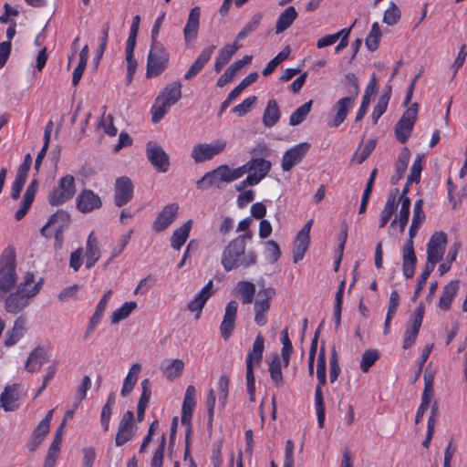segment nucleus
Instances as JSON below:
<instances>
[{
    "label": "nucleus",
    "mask_w": 467,
    "mask_h": 467,
    "mask_svg": "<svg viewBox=\"0 0 467 467\" xmlns=\"http://www.w3.org/2000/svg\"><path fill=\"white\" fill-rule=\"evenodd\" d=\"M239 241L233 239L223 249L221 264L227 272L239 266L248 268L257 262V254L254 251L245 254V247Z\"/></svg>",
    "instance_id": "nucleus-1"
},
{
    "label": "nucleus",
    "mask_w": 467,
    "mask_h": 467,
    "mask_svg": "<svg viewBox=\"0 0 467 467\" xmlns=\"http://www.w3.org/2000/svg\"><path fill=\"white\" fill-rule=\"evenodd\" d=\"M424 220L425 213L413 212L411 224L409 228V239L405 243L402 249V272L406 278L413 277L415 273L417 256L414 250L413 239Z\"/></svg>",
    "instance_id": "nucleus-2"
},
{
    "label": "nucleus",
    "mask_w": 467,
    "mask_h": 467,
    "mask_svg": "<svg viewBox=\"0 0 467 467\" xmlns=\"http://www.w3.org/2000/svg\"><path fill=\"white\" fill-rule=\"evenodd\" d=\"M182 98V84L173 81L166 85L155 99L151 107V121L158 123L167 114L168 109Z\"/></svg>",
    "instance_id": "nucleus-3"
},
{
    "label": "nucleus",
    "mask_w": 467,
    "mask_h": 467,
    "mask_svg": "<svg viewBox=\"0 0 467 467\" xmlns=\"http://www.w3.org/2000/svg\"><path fill=\"white\" fill-rule=\"evenodd\" d=\"M265 349V338L261 334H258L254 341L253 348L249 351L245 364H246V386L251 401L255 399V379L254 374V363L260 365L263 359V353Z\"/></svg>",
    "instance_id": "nucleus-4"
},
{
    "label": "nucleus",
    "mask_w": 467,
    "mask_h": 467,
    "mask_svg": "<svg viewBox=\"0 0 467 467\" xmlns=\"http://www.w3.org/2000/svg\"><path fill=\"white\" fill-rule=\"evenodd\" d=\"M42 279L37 283L34 284L29 291L23 292L20 289H16V292L6 294H1L0 299L4 302L5 309L10 314H18L23 311L29 304V299L34 297L41 289Z\"/></svg>",
    "instance_id": "nucleus-5"
},
{
    "label": "nucleus",
    "mask_w": 467,
    "mask_h": 467,
    "mask_svg": "<svg viewBox=\"0 0 467 467\" xmlns=\"http://www.w3.org/2000/svg\"><path fill=\"white\" fill-rule=\"evenodd\" d=\"M16 279V254L14 249L7 248L0 258V295L14 288Z\"/></svg>",
    "instance_id": "nucleus-6"
},
{
    "label": "nucleus",
    "mask_w": 467,
    "mask_h": 467,
    "mask_svg": "<svg viewBox=\"0 0 467 467\" xmlns=\"http://www.w3.org/2000/svg\"><path fill=\"white\" fill-rule=\"evenodd\" d=\"M170 55L161 43H151L147 57L146 78H155L162 74L168 67Z\"/></svg>",
    "instance_id": "nucleus-7"
},
{
    "label": "nucleus",
    "mask_w": 467,
    "mask_h": 467,
    "mask_svg": "<svg viewBox=\"0 0 467 467\" xmlns=\"http://www.w3.org/2000/svg\"><path fill=\"white\" fill-rule=\"evenodd\" d=\"M418 110L419 104L412 103L396 123L394 132L399 142L403 144L408 141L417 119Z\"/></svg>",
    "instance_id": "nucleus-8"
},
{
    "label": "nucleus",
    "mask_w": 467,
    "mask_h": 467,
    "mask_svg": "<svg viewBox=\"0 0 467 467\" xmlns=\"http://www.w3.org/2000/svg\"><path fill=\"white\" fill-rule=\"evenodd\" d=\"M76 192L75 178L67 174L60 178L57 186L49 193L51 206H59L70 200Z\"/></svg>",
    "instance_id": "nucleus-9"
},
{
    "label": "nucleus",
    "mask_w": 467,
    "mask_h": 467,
    "mask_svg": "<svg viewBox=\"0 0 467 467\" xmlns=\"http://www.w3.org/2000/svg\"><path fill=\"white\" fill-rule=\"evenodd\" d=\"M447 244V234L444 232L433 234L427 244V265L435 268L442 259Z\"/></svg>",
    "instance_id": "nucleus-10"
},
{
    "label": "nucleus",
    "mask_w": 467,
    "mask_h": 467,
    "mask_svg": "<svg viewBox=\"0 0 467 467\" xmlns=\"http://www.w3.org/2000/svg\"><path fill=\"white\" fill-rule=\"evenodd\" d=\"M146 157L159 172L168 171L170 166L169 155L157 142L150 140L146 144Z\"/></svg>",
    "instance_id": "nucleus-11"
},
{
    "label": "nucleus",
    "mask_w": 467,
    "mask_h": 467,
    "mask_svg": "<svg viewBox=\"0 0 467 467\" xmlns=\"http://www.w3.org/2000/svg\"><path fill=\"white\" fill-rule=\"evenodd\" d=\"M226 147L224 140H217L214 144L201 143L194 146L191 156L196 163H202L212 160L215 155L222 152Z\"/></svg>",
    "instance_id": "nucleus-12"
},
{
    "label": "nucleus",
    "mask_w": 467,
    "mask_h": 467,
    "mask_svg": "<svg viewBox=\"0 0 467 467\" xmlns=\"http://www.w3.org/2000/svg\"><path fill=\"white\" fill-rule=\"evenodd\" d=\"M227 172L226 164L218 166L216 169L206 172L197 181V188L201 190H206L210 187L221 188L222 183L230 182Z\"/></svg>",
    "instance_id": "nucleus-13"
},
{
    "label": "nucleus",
    "mask_w": 467,
    "mask_h": 467,
    "mask_svg": "<svg viewBox=\"0 0 467 467\" xmlns=\"http://www.w3.org/2000/svg\"><path fill=\"white\" fill-rule=\"evenodd\" d=\"M133 197V184L130 178L126 176L116 180L114 187V203L117 207H122L127 204Z\"/></svg>",
    "instance_id": "nucleus-14"
},
{
    "label": "nucleus",
    "mask_w": 467,
    "mask_h": 467,
    "mask_svg": "<svg viewBox=\"0 0 467 467\" xmlns=\"http://www.w3.org/2000/svg\"><path fill=\"white\" fill-rule=\"evenodd\" d=\"M424 305L420 303L417 307L413 319L405 331L403 348L409 349L416 341L424 317Z\"/></svg>",
    "instance_id": "nucleus-15"
},
{
    "label": "nucleus",
    "mask_w": 467,
    "mask_h": 467,
    "mask_svg": "<svg viewBox=\"0 0 467 467\" xmlns=\"http://www.w3.org/2000/svg\"><path fill=\"white\" fill-rule=\"evenodd\" d=\"M178 209L179 206L177 203L165 205L153 222V230L157 233L165 231L176 219Z\"/></svg>",
    "instance_id": "nucleus-16"
},
{
    "label": "nucleus",
    "mask_w": 467,
    "mask_h": 467,
    "mask_svg": "<svg viewBox=\"0 0 467 467\" xmlns=\"http://www.w3.org/2000/svg\"><path fill=\"white\" fill-rule=\"evenodd\" d=\"M77 208L83 213H90L95 209L102 206L100 197L94 193L93 191L85 189L82 190L76 198Z\"/></svg>",
    "instance_id": "nucleus-17"
},
{
    "label": "nucleus",
    "mask_w": 467,
    "mask_h": 467,
    "mask_svg": "<svg viewBox=\"0 0 467 467\" xmlns=\"http://www.w3.org/2000/svg\"><path fill=\"white\" fill-rule=\"evenodd\" d=\"M310 148L307 142H301L286 150L282 159V169L290 171L296 163L301 161Z\"/></svg>",
    "instance_id": "nucleus-18"
},
{
    "label": "nucleus",
    "mask_w": 467,
    "mask_h": 467,
    "mask_svg": "<svg viewBox=\"0 0 467 467\" xmlns=\"http://www.w3.org/2000/svg\"><path fill=\"white\" fill-rule=\"evenodd\" d=\"M237 309L238 303L235 300H231L226 305L223 319L220 326L221 335L224 339H228L234 329Z\"/></svg>",
    "instance_id": "nucleus-19"
},
{
    "label": "nucleus",
    "mask_w": 467,
    "mask_h": 467,
    "mask_svg": "<svg viewBox=\"0 0 467 467\" xmlns=\"http://www.w3.org/2000/svg\"><path fill=\"white\" fill-rule=\"evenodd\" d=\"M64 428H65V420H62L60 425L56 430L53 441L51 442V444L48 448V451L47 452V455L45 457V462H44L43 467H54L55 466L56 462L59 455L60 448H61Z\"/></svg>",
    "instance_id": "nucleus-20"
},
{
    "label": "nucleus",
    "mask_w": 467,
    "mask_h": 467,
    "mask_svg": "<svg viewBox=\"0 0 467 467\" xmlns=\"http://www.w3.org/2000/svg\"><path fill=\"white\" fill-rule=\"evenodd\" d=\"M19 385L13 384L6 386L0 396L1 407L5 411H15L19 407Z\"/></svg>",
    "instance_id": "nucleus-21"
},
{
    "label": "nucleus",
    "mask_w": 467,
    "mask_h": 467,
    "mask_svg": "<svg viewBox=\"0 0 467 467\" xmlns=\"http://www.w3.org/2000/svg\"><path fill=\"white\" fill-rule=\"evenodd\" d=\"M201 17V7L194 6L190 10L186 25L183 28V37L186 43L195 39L198 36Z\"/></svg>",
    "instance_id": "nucleus-22"
},
{
    "label": "nucleus",
    "mask_w": 467,
    "mask_h": 467,
    "mask_svg": "<svg viewBox=\"0 0 467 467\" xmlns=\"http://www.w3.org/2000/svg\"><path fill=\"white\" fill-rule=\"evenodd\" d=\"M261 288L257 292V297L254 302V310L267 312L270 309L271 299L275 296V289L272 286L265 287L264 279L258 282Z\"/></svg>",
    "instance_id": "nucleus-23"
},
{
    "label": "nucleus",
    "mask_w": 467,
    "mask_h": 467,
    "mask_svg": "<svg viewBox=\"0 0 467 467\" xmlns=\"http://www.w3.org/2000/svg\"><path fill=\"white\" fill-rule=\"evenodd\" d=\"M37 189H38V181L36 179H34L30 182V183L28 184V186L26 189V192L23 197V202H22L21 207L15 213V218L17 221L22 220L26 216L27 212L29 211V209L34 202Z\"/></svg>",
    "instance_id": "nucleus-24"
},
{
    "label": "nucleus",
    "mask_w": 467,
    "mask_h": 467,
    "mask_svg": "<svg viewBox=\"0 0 467 467\" xmlns=\"http://www.w3.org/2000/svg\"><path fill=\"white\" fill-rule=\"evenodd\" d=\"M354 99L352 98H342L336 102L333 109L336 111V115L331 121L328 122V125L333 128H337L340 126L344 120L346 119L348 109L353 106Z\"/></svg>",
    "instance_id": "nucleus-25"
},
{
    "label": "nucleus",
    "mask_w": 467,
    "mask_h": 467,
    "mask_svg": "<svg viewBox=\"0 0 467 467\" xmlns=\"http://www.w3.org/2000/svg\"><path fill=\"white\" fill-rule=\"evenodd\" d=\"M110 296H111V290H108L103 295L100 301L99 302L93 316L89 319L88 326L87 327V330H86L85 336H84L85 338H87L88 336H90L94 332L96 327L100 322V320L103 317V313L106 309L107 304L110 298Z\"/></svg>",
    "instance_id": "nucleus-26"
},
{
    "label": "nucleus",
    "mask_w": 467,
    "mask_h": 467,
    "mask_svg": "<svg viewBox=\"0 0 467 467\" xmlns=\"http://www.w3.org/2000/svg\"><path fill=\"white\" fill-rule=\"evenodd\" d=\"M215 49V46L212 45L204 48L202 53L199 55L197 59L193 62V64L190 67L188 71L184 75V78L186 80H190L193 78L203 68L205 64L211 58L213 51Z\"/></svg>",
    "instance_id": "nucleus-27"
},
{
    "label": "nucleus",
    "mask_w": 467,
    "mask_h": 467,
    "mask_svg": "<svg viewBox=\"0 0 467 467\" xmlns=\"http://www.w3.org/2000/svg\"><path fill=\"white\" fill-rule=\"evenodd\" d=\"M410 158V150L407 147L403 148L400 153L399 154L398 160L395 163V172L390 179L392 184H397L398 182H400L403 178L408 168Z\"/></svg>",
    "instance_id": "nucleus-28"
},
{
    "label": "nucleus",
    "mask_w": 467,
    "mask_h": 467,
    "mask_svg": "<svg viewBox=\"0 0 467 467\" xmlns=\"http://www.w3.org/2000/svg\"><path fill=\"white\" fill-rule=\"evenodd\" d=\"M161 368L167 379L172 381L182 375L184 362L179 358L167 359L161 363Z\"/></svg>",
    "instance_id": "nucleus-29"
},
{
    "label": "nucleus",
    "mask_w": 467,
    "mask_h": 467,
    "mask_svg": "<svg viewBox=\"0 0 467 467\" xmlns=\"http://www.w3.org/2000/svg\"><path fill=\"white\" fill-rule=\"evenodd\" d=\"M459 289V281L452 280L448 283L442 289L441 295L439 299L438 306L444 311H448L451 304Z\"/></svg>",
    "instance_id": "nucleus-30"
},
{
    "label": "nucleus",
    "mask_w": 467,
    "mask_h": 467,
    "mask_svg": "<svg viewBox=\"0 0 467 467\" xmlns=\"http://www.w3.org/2000/svg\"><path fill=\"white\" fill-rule=\"evenodd\" d=\"M47 359L46 350L41 347H37L30 353L25 368L28 372L37 371Z\"/></svg>",
    "instance_id": "nucleus-31"
},
{
    "label": "nucleus",
    "mask_w": 467,
    "mask_h": 467,
    "mask_svg": "<svg viewBox=\"0 0 467 467\" xmlns=\"http://www.w3.org/2000/svg\"><path fill=\"white\" fill-rule=\"evenodd\" d=\"M297 16L298 14L294 6H287L277 18L275 34H281L288 29L296 19Z\"/></svg>",
    "instance_id": "nucleus-32"
},
{
    "label": "nucleus",
    "mask_w": 467,
    "mask_h": 467,
    "mask_svg": "<svg viewBox=\"0 0 467 467\" xmlns=\"http://www.w3.org/2000/svg\"><path fill=\"white\" fill-rule=\"evenodd\" d=\"M192 221H186L182 226L177 228L171 237V246L179 251L185 244L189 237V234L192 228Z\"/></svg>",
    "instance_id": "nucleus-33"
},
{
    "label": "nucleus",
    "mask_w": 467,
    "mask_h": 467,
    "mask_svg": "<svg viewBox=\"0 0 467 467\" xmlns=\"http://www.w3.org/2000/svg\"><path fill=\"white\" fill-rule=\"evenodd\" d=\"M100 250L99 247V242L94 233L91 232L88 235L87 247H86V268H91L96 262L99 259Z\"/></svg>",
    "instance_id": "nucleus-34"
},
{
    "label": "nucleus",
    "mask_w": 467,
    "mask_h": 467,
    "mask_svg": "<svg viewBox=\"0 0 467 467\" xmlns=\"http://www.w3.org/2000/svg\"><path fill=\"white\" fill-rule=\"evenodd\" d=\"M281 113L275 99H270L265 109L263 114V123L265 127L271 128L275 126L280 119Z\"/></svg>",
    "instance_id": "nucleus-35"
},
{
    "label": "nucleus",
    "mask_w": 467,
    "mask_h": 467,
    "mask_svg": "<svg viewBox=\"0 0 467 467\" xmlns=\"http://www.w3.org/2000/svg\"><path fill=\"white\" fill-rule=\"evenodd\" d=\"M141 389L142 392L140 395V398L138 402V408H137V420L139 422L142 421L144 419L145 410L150 402V396H151V390L150 388V379H144L141 381Z\"/></svg>",
    "instance_id": "nucleus-36"
},
{
    "label": "nucleus",
    "mask_w": 467,
    "mask_h": 467,
    "mask_svg": "<svg viewBox=\"0 0 467 467\" xmlns=\"http://www.w3.org/2000/svg\"><path fill=\"white\" fill-rule=\"evenodd\" d=\"M310 244V235L302 234L300 232L297 233L296 238L294 244L293 251V263L296 264L298 261L302 260L306 253L308 246Z\"/></svg>",
    "instance_id": "nucleus-37"
},
{
    "label": "nucleus",
    "mask_w": 467,
    "mask_h": 467,
    "mask_svg": "<svg viewBox=\"0 0 467 467\" xmlns=\"http://www.w3.org/2000/svg\"><path fill=\"white\" fill-rule=\"evenodd\" d=\"M236 292L244 305H249L254 302L255 294V285L250 281H239L235 286Z\"/></svg>",
    "instance_id": "nucleus-38"
},
{
    "label": "nucleus",
    "mask_w": 467,
    "mask_h": 467,
    "mask_svg": "<svg viewBox=\"0 0 467 467\" xmlns=\"http://www.w3.org/2000/svg\"><path fill=\"white\" fill-rule=\"evenodd\" d=\"M26 319L23 317H19L15 321L14 327L10 331H7L6 337L5 340V346L11 347L15 345L22 337L26 330L25 327Z\"/></svg>",
    "instance_id": "nucleus-39"
},
{
    "label": "nucleus",
    "mask_w": 467,
    "mask_h": 467,
    "mask_svg": "<svg viewBox=\"0 0 467 467\" xmlns=\"http://www.w3.org/2000/svg\"><path fill=\"white\" fill-rule=\"evenodd\" d=\"M136 307L137 303L135 301L124 303L120 307L112 312L110 316L111 324L115 325L126 319Z\"/></svg>",
    "instance_id": "nucleus-40"
},
{
    "label": "nucleus",
    "mask_w": 467,
    "mask_h": 467,
    "mask_svg": "<svg viewBox=\"0 0 467 467\" xmlns=\"http://www.w3.org/2000/svg\"><path fill=\"white\" fill-rule=\"evenodd\" d=\"M317 385L324 387L327 383V364L324 345L321 346L317 361Z\"/></svg>",
    "instance_id": "nucleus-41"
},
{
    "label": "nucleus",
    "mask_w": 467,
    "mask_h": 467,
    "mask_svg": "<svg viewBox=\"0 0 467 467\" xmlns=\"http://www.w3.org/2000/svg\"><path fill=\"white\" fill-rule=\"evenodd\" d=\"M315 405L317 415V423L319 428L324 427L325 417H326V409L324 402V396L322 392V387L317 386L315 389Z\"/></svg>",
    "instance_id": "nucleus-42"
},
{
    "label": "nucleus",
    "mask_w": 467,
    "mask_h": 467,
    "mask_svg": "<svg viewBox=\"0 0 467 467\" xmlns=\"http://www.w3.org/2000/svg\"><path fill=\"white\" fill-rule=\"evenodd\" d=\"M269 373L271 379L275 382L276 387H281L284 384V378L282 374V361L278 356H275L269 363Z\"/></svg>",
    "instance_id": "nucleus-43"
},
{
    "label": "nucleus",
    "mask_w": 467,
    "mask_h": 467,
    "mask_svg": "<svg viewBox=\"0 0 467 467\" xmlns=\"http://www.w3.org/2000/svg\"><path fill=\"white\" fill-rule=\"evenodd\" d=\"M236 52V47H228L224 46L220 49L218 57L214 62V70L219 73L222 68L232 59Z\"/></svg>",
    "instance_id": "nucleus-44"
},
{
    "label": "nucleus",
    "mask_w": 467,
    "mask_h": 467,
    "mask_svg": "<svg viewBox=\"0 0 467 467\" xmlns=\"http://www.w3.org/2000/svg\"><path fill=\"white\" fill-rule=\"evenodd\" d=\"M263 19L262 13H255L253 15L251 20L245 25V26L237 34L236 40H241L248 36L250 34L254 32L260 26Z\"/></svg>",
    "instance_id": "nucleus-45"
},
{
    "label": "nucleus",
    "mask_w": 467,
    "mask_h": 467,
    "mask_svg": "<svg viewBox=\"0 0 467 467\" xmlns=\"http://www.w3.org/2000/svg\"><path fill=\"white\" fill-rule=\"evenodd\" d=\"M313 101L309 100L297 108L290 116L289 124L296 126L302 123L311 110Z\"/></svg>",
    "instance_id": "nucleus-46"
},
{
    "label": "nucleus",
    "mask_w": 467,
    "mask_h": 467,
    "mask_svg": "<svg viewBox=\"0 0 467 467\" xmlns=\"http://www.w3.org/2000/svg\"><path fill=\"white\" fill-rule=\"evenodd\" d=\"M382 34L379 24L374 22L371 26L369 35L365 39V45L369 51H375L379 47V42Z\"/></svg>",
    "instance_id": "nucleus-47"
},
{
    "label": "nucleus",
    "mask_w": 467,
    "mask_h": 467,
    "mask_svg": "<svg viewBox=\"0 0 467 467\" xmlns=\"http://www.w3.org/2000/svg\"><path fill=\"white\" fill-rule=\"evenodd\" d=\"M379 358V353L377 349L365 350L361 356L360 369L363 372H368Z\"/></svg>",
    "instance_id": "nucleus-48"
},
{
    "label": "nucleus",
    "mask_w": 467,
    "mask_h": 467,
    "mask_svg": "<svg viewBox=\"0 0 467 467\" xmlns=\"http://www.w3.org/2000/svg\"><path fill=\"white\" fill-rule=\"evenodd\" d=\"M250 170L265 178L271 170V162L263 158L252 159L250 161Z\"/></svg>",
    "instance_id": "nucleus-49"
},
{
    "label": "nucleus",
    "mask_w": 467,
    "mask_h": 467,
    "mask_svg": "<svg viewBox=\"0 0 467 467\" xmlns=\"http://www.w3.org/2000/svg\"><path fill=\"white\" fill-rule=\"evenodd\" d=\"M401 16V12L399 9L398 5L394 2H390L389 6L384 13L383 22L388 26L396 25Z\"/></svg>",
    "instance_id": "nucleus-50"
},
{
    "label": "nucleus",
    "mask_w": 467,
    "mask_h": 467,
    "mask_svg": "<svg viewBox=\"0 0 467 467\" xmlns=\"http://www.w3.org/2000/svg\"><path fill=\"white\" fill-rule=\"evenodd\" d=\"M53 411V410L47 411L45 418L35 428L33 435L44 440V438L49 432L50 430V421L52 420Z\"/></svg>",
    "instance_id": "nucleus-51"
},
{
    "label": "nucleus",
    "mask_w": 467,
    "mask_h": 467,
    "mask_svg": "<svg viewBox=\"0 0 467 467\" xmlns=\"http://www.w3.org/2000/svg\"><path fill=\"white\" fill-rule=\"evenodd\" d=\"M422 158L423 156L418 154L415 158L412 166L410 168V172L407 178L409 183H419L420 181V174L422 171Z\"/></svg>",
    "instance_id": "nucleus-52"
},
{
    "label": "nucleus",
    "mask_w": 467,
    "mask_h": 467,
    "mask_svg": "<svg viewBox=\"0 0 467 467\" xmlns=\"http://www.w3.org/2000/svg\"><path fill=\"white\" fill-rule=\"evenodd\" d=\"M340 374V367L338 363V357L336 347L333 346L331 348L330 358H329V379L333 383L337 379Z\"/></svg>",
    "instance_id": "nucleus-53"
},
{
    "label": "nucleus",
    "mask_w": 467,
    "mask_h": 467,
    "mask_svg": "<svg viewBox=\"0 0 467 467\" xmlns=\"http://www.w3.org/2000/svg\"><path fill=\"white\" fill-rule=\"evenodd\" d=\"M265 254L271 264H275L281 256L278 244L274 240L265 243Z\"/></svg>",
    "instance_id": "nucleus-54"
},
{
    "label": "nucleus",
    "mask_w": 467,
    "mask_h": 467,
    "mask_svg": "<svg viewBox=\"0 0 467 467\" xmlns=\"http://www.w3.org/2000/svg\"><path fill=\"white\" fill-rule=\"evenodd\" d=\"M70 223V215L64 210H57L49 218V223L57 225V228L65 229Z\"/></svg>",
    "instance_id": "nucleus-55"
},
{
    "label": "nucleus",
    "mask_w": 467,
    "mask_h": 467,
    "mask_svg": "<svg viewBox=\"0 0 467 467\" xmlns=\"http://www.w3.org/2000/svg\"><path fill=\"white\" fill-rule=\"evenodd\" d=\"M434 270V267H431L430 265H425V268L424 270L422 271L419 280H418V284L416 285V289L413 293V296L411 297V300L413 302H416L417 299L420 297V293L426 284V281L427 279L429 278L430 275L432 273V271Z\"/></svg>",
    "instance_id": "nucleus-56"
},
{
    "label": "nucleus",
    "mask_w": 467,
    "mask_h": 467,
    "mask_svg": "<svg viewBox=\"0 0 467 467\" xmlns=\"http://www.w3.org/2000/svg\"><path fill=\"white\" fill-rule=\"evenodd\" d=\"M239 65L234 62L230 65L227 69L224 71L223 75L217 79L216 86L219 88L224 87L227 83H229L236 75V73L240 70Z\"/></svg>",
    "instance_id": "nucleus-57"
},
{
    "label": "nucleus",
    "mask_w": 467,
    "mask_h": 467,
    "mask_svg": "<svg viewBox=\"0 0 467 467\" xmlns=\"http://www.w3.org/2000/svg\"><path fill=\"white\" fill-rule=\"evenodd\" d=\"M258 78L257 72H251L248 74L231 92V97H234L235 99L239 97L241 92L246 88L248 86L255 82Z\"/></svg>",
    "instance_id": "nucleus-58"
},
{
    "label": "nucleus",
    "mask_w": 467,
    "mask_h": 467,
    "mask_svg": "<svg viewBox=\"0 0 467 467\" xmlns=\"http://www.w3.org/2000/svg\"><path fill=\"white\" fill-rule=\"evenodd\" d=\"M165 446H166V437H165V434H163L161 437V441L151 458L150 467H162L163 461H164Z\"/></svg>",
    "instance_id": "nucleus-59"
},
{
    "label": "nucleus",
    "mask_w": 467,
    "mask_h": 467,
    "mask_svg": "<svg viewBox=\"0 0 467 467\" xmlns=\"http://www.w3.org/2000/svg\"><path fill=\"white\" fill-rule=\"evenodd\" d=\"M257 97L252 96L245 99L241 104L233 108V112H234L237 116L243 117L246 115L252 109V107L256 103Z\"/></svg>",
    "instance_id": "nucleus-60"
},
{
    "label": "nucleus",
    "mask_w": 467,
    "mask_h": 467,
    "mask_svg": "<svg viewBox=\"0 0 467 467\" xmlns=\"http://www.w3.org/2000/svg\"><path fill=\"white\" fill-rule=\"evenodd\" d=\"M195 388L192 385L187 387L182 410H193L196 405Z\"/></svg>",
    "instance_id": "nucleus-61"
},
{
    "label": "nucleus",
    "mask_w": 467,
    "mask_h": 467,
    "mask_svg": "<svg viewBox=\"0 0 467 467\" xmlns=\"http://www.w3.org/2000/svg\"><path fill=\"white\" fill-rule=\"evenodd\" d=\"M410 204L408 201H404L400 206L399 214L397 216V220L399 222L400 231L403 232L410 217Z\"/></svg>",
    "instance_id": "nucleus-62"
},
{
    "label": "nucleus",
    "mask_w": 467,
    "mask_h": 467,
    "mask_svg": "<svg viewBox=\"0 0 467 467\" xmlns=\"http://www.w3.org/2000/svg\"><path fill=\"white\" fill-rule=\"evenodd\" d=\"M396 209L397 206H393L392 200L386 202L385 206L380 213L379 228H384L386 226Z\"/></svg>",
    "instance_id": "nucleus-63"
},
{
    "label": "nucleus",
    "mask_w": 467,
    "mask_h": 467,
    "mask_svg": "<svg viewBox=\"0 0 467 467\" xmlns=\"http://www.w3.org/2000/svg\"><path fill=\"white\" fill-rule=\"evenodd\" d=\"M229 381V378L226 375H222L218 381L219 401L222 403L223 407H224L227 400Z\"/></svg>",
    "instance_id": "nucleus-64"
}]
</instances>
